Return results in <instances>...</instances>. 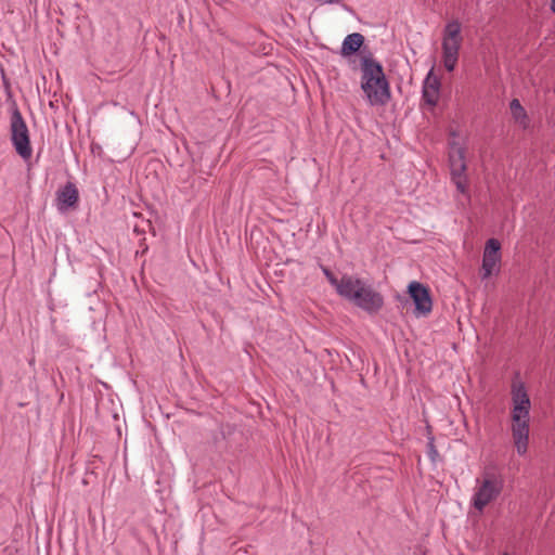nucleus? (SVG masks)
<instances>
[{
  "label": "nucleus",
  "instance_id": "f257e3e1",
  "mask_svg": "<svg viewBox=\"0 0 555 555\" xmlns=\"http://www.w3.org/2000/svg\"><path fill=\"white\" fill-rule=\"evenodd\" d=\"M322 270L340 297L370 314L382 310L384 297L371 284L356 275L344 274L337 279L327 268Z\"/></svg>",
  "mask_w": 555,
  "mask_h": 555
},
{
  "label": "nucleus",
  "instance_id": "f03ea898",
  "mask_svg": "<svg viewBox=\"0 0 555 555\" xmlns=\"http://www.w3.org/2000/svg\"><path fill=\"white\" fill-rule=\"evenodd\" d=\"M511 434L519 456H525L529 448L531 401L525 384L515 379L511 388Z\"/></svg>",
  "mask_w": 555,
  "mask_h": 555
},
{
  "label": "nucleus",
  "instance_id": "7ed1b4c3",
  "mask_svg": "<svg viewBox=\"0 0 555 555\" xmlns=\"http://www.w3.org/2000/svg\"><path fill=\"white\" fill-rule=\"evenodd\" d=\"M504 489V477L494 465L486 466L475 480L470 498L472 507L482 514L490 504L499 499Z\"/></svg>",
  "mask_w": 555,
  "mask_h": 555
},
{
  "label": "nucleus",
  "instance_id": "20e7f679",
  "mask_svg": "<svg viewBox=\"0 0 555 555\" xmlns=\"http://www.w3.org/2000/svg\"><path fill=\"white\" fill-rule=\"evenodd\" d=\"M361 89L373 106L385 105L390 99L389 83L379 63L363 59L361 63Z\"/></svg>",
  "mask_w": 555,
  "mask_h": 555
},
{
  "label": "nucleus",
  "instance_id": "39448f33",
  "mask_svg": "<svg viewBox=\"0 0 555 555\" xmlns=\"http://www.w3.org/2000/svg\"><path fill=\"white\" fill-rule=\"evenodd\" d=\"M461 30V23L459 21H451L444 26L442 31L441 62L448 72H453L459 61L460 49L463 42Z\"/></svg>",
  "mask_w": 555,
  "mask_h": 555
},
{
  "label": "nucleus",
  "instance_id": "423d86ee",
  "mask_svg": "<svg viewBox=\"0 0 555 555\" xmlns=\"http://www.w3.org/2000/svg\"><path fill=\"white\" fill-rule=\"evenodd\" d=\"M11 140L16 153L24 159L31 157L29 132L22 114L15 109L11 116Z\"/></svg>",
  "mask_w": 555,
  "mask_h": 555
},
{
  "label": "nucleus",
  "instance_id": "0eeeda50",
  "mask_svg": "<svg viewBox=\"0 0 555 555\" xmlns=\"http://www.w3.org/2000/svg\"><path fill=\"white\" fill-rule=\"evenodd\" d=\"M501 259V243L496 238H489L482 255L481 278L483 280L499 273Z\"/></svg>",
  "mask_w": 555,
  "mask_h": 555
},
{
  "label": "nucleus",
  "instance_id": "6e6552de",
  "mask_svg": "<svg viewBox=\"0 0 555 555\" xmlns=\"http://www.w3.org/2000/svg\"><path fill=\"white\" fill-rule=\"evenodd\" d=\"M408 293L415 305L416 317H426L431 312L433 300L425 285L413 281L408 286Z\"/></svg>",
  "mask_w": 555,
  "mask_h": 555
},
{
  "label": "nucleus",
  "instance_id": "1a4fd4ad",
  "mask_svg": "<svg viewBox=\"0 0 555 555\" xmlns=\"http://www.w3.org/2000/svg\"><path fill=\"white\" fill-rule=\"evenodd\" d=\"M78 202V190L73 183H67L57 193V207L59 210L65 211L69 207H75Z\"/></svg>",
  "mask_w": 555,
  "mask_h": 555
},
{
  "label": "nucleus",
  "instance_id": "9d476101",
  "mask_svg": "<svg viewBox=\"0 0 555 555\" xmlns=\"http://www.w3.org/2000/svg\"><path fill=\"white\" fill-rule=\"evenodd\" d=\"M439 88H440V81L439 79L434 75L433 70L429 72L427 75L424 88H423V98L427 104L430 106L436 105L438 99H439Z\"/></svg>",
  "mask_w": 555,
  "mask_h": 555
},
{
  "label": "nucleus",
  "instance_id": "9b49d317",
  "mask_svg": "<svg viewBox=\"0 0 555 555\" xmlns=\"http://www.w3.org/2000/svg\"><path fill=\"white\" fill-rule=\"evenodd\" d=\"M451 176L463 175L466 170L464 149L453 144L450 150Z\"/></svg>",
  "mask_w": 555,
  "mask_h": 555
},
{
  "label": "nucleus",
  "instance_id": "f8f14e48",
  "mask_svg": "<svg viewBox=\"0 0 555 555\" xmlns=\"http://www.w3.org/2000/svg\"><path fill=\"white\" fill-rule=\"evenodd\" d=\"M364 42V37L359 33L348 35L341 46V54L349 56L356 53Z\"/></svg>",
  "mask_w": 555,
  "mask_h": 555
},
{
  "label": "nucleus",
  "instance_id": "ddd939ff",
  "mask_svg": "<svg viewBox=\"0 0 555 555\" xmlns=\"http://www.w3.org/2000/svg\"><path fill=\"white\" fill-rule=\"evenodd\" d=\"M509 108L514 120L521 127H527L528 116L519 100L514 99L509 104Z\"/></svg>",
  "mask_w": 555,
  "mask_h": 555
},
{
  "label": "nucleus",
  "instance_id": "4468645a",
  "mask_svg": "<svg viewBox=\"0 0 555 555\" xmlns=\"http://www.w3.org/2000/svg\"><path fill=\"white\" fill-rule=\"evenodd\" d=\"M452 180L455 183L459 192L464 195H468L467 179L465 173L452 176Z\"/></svg>",
  "mask_w": 555,
  "mask_h": 555
},
{
  "label": "nucleus",
  "instance_id": "2eb2a0df",
  "mask_svg": "<svg viewBox=\"0 0 555 555\" xmlns=\"http://www.w3.org/2000/svg\"><path fill=\"white\" fill-rule=\"evenodd\" d=\"M551 8H552L553 12L555 13V0H552Z\"/></svg>",
  "mask_w": 555,
  "mask_h": 555
},
{
  "label": "nucleus",
  "instance_id": "dca6fc26",
  "mask_svg": "<svg viewBox=\"0 0 555 555\" xmlns=\"http://www.w3.org/2000/svg\"><path fill=\"white\" fill-rule=\"evenodd\" d=\"M502 555H509V554H508V553H504V554H502Z\"/></svg>",
  "mask_w": 555,
  "mask_h": 555
}]
</instances>
